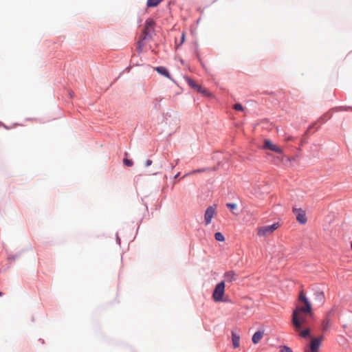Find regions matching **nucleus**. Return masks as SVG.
Returning <instances> with one entry per match:
<instances>
[{
    "instance_id": "f257e3e1",
    "label": "nucleus",
    "mask_w": 352,
    "mask_h": 352,
    "mask_svg": "<svg viewBox=\"0 0 352 352\" xmlns=\"http://www.w3.org/2000/svg\"><path fill=\"white\" fill-rule=\"evenodd\" d=\"M298 301L305 305L297 306L292 313V324L296 331L301 330L302 326L311 327L309 320H315L311 303L303 291L299 294Z\"/></svg>"
},
{
    "instance_id": "f03ea898",
    "label": "nucleus",
    "mask_w": 352,
    "mask_h": 352,
    "mask_svg": "<svg viewBox=\"0 0 352 352\" xmlns=\"http://www.w3.org/2000/svg\"><path fill=\"white\" fill-rule=\"evenodd\" d=\"M226 283L225 280L218 283L213 290L212 298L214 302H228V299L224 298Z\"/></svg>"
},
{
    "instance_id": "7ed1b4c3",
    "label": "nucleus",
    "mask_w": 352,
    "mask_h": 352,
    "mask_svg": "<svg viewBox=\"0 0 352 352\" xmlns=\"http://www.w3.org/2000/svg\"><path fill=\"white\" fill-rule=\"evenodd\" d=\"M263 148L265 150L273 151L280 155H283V149L274 144L270 140L265 139L263 141Z\"/></svg>"
},
{
    "instance_id": "20e7f679",
    "label": "nucleus",
    "mask_w": 352,
    "mask_h": 352,
    "mask_svg": "<svg viewBox=\"0 0 352 352\" xmlns=\"http://www.w3.org/2000/svg\"><path fill=\"white\" fill-rule=\"evenodd\" d=\"M278 226L279 223L278 222L274 223L271 225L264 226L259 228L258 231V235L259 236H265L268 234L273 232L278 228Z\"/></svg>"
},
{
    "instance_id": "39448f33",
    "label": "nucleus",
    "mask_w": 352,
    "mask_h": 352,
    "mask_svg": "<svg viewBox=\"0 0 352 352\" xmlns=\"http://www.w3.org/2000/svg\"><path fill=\"white\" fill-rule=\"evenodd\" d=\"M216 205L214 204L212 206H208L206 211H205V213H204V223H205V225H209L211 221H212V219L214 217V214H215L216 212Z\"/></svg>"
},
{
    "instance_id": "423d86ee",
    "label": "nucleus",
    "mask_w": 352,
    "mask_h": 352,
    "mask_svg": "<svg viewBox=\"0 0 352 352\" xmlns=\"http://www.w3.org/2000/svg\"><path fill=\"white\" fill-rule=\"evenodd\" d=\"M293 213L295 214L297 221L300 224H305L307 221L306 213L302 208H293Z\"/></svg>"
},
{
    "instance_id": "0eeeda50",
    "label": "nucleus",
    "mask_w": 352,
    "mask_h": 352,
    "mask_svg": "<svg viewBox=\"0 0 352 352\" xmlns=\"http://www.w3.org/2000/svg\"><path fill=\"white\" fill-rule=\"evenodd\" d=\"M328 119H329V118H327L326 115H324L319 118L314 123H313L309 126V128L305 133V135L308 136L309 135V131L312 129H315V131H317L319 126L325 123Z\"/></svg>"
},
{
    "instance_id": "6e6552de",
    "label": "nucleus",
    "mask_w": 352,
    "mask_h": 352,
    "mask_svg": "<svg viewBox=\"0 0 352 352\" xmlns=\"http://www.w3.org/2000/svg\"><path fill=\"white\" fill-rule=\"evenodd\" d=\"M323 340V336H320L316 338H314L311 344V352H318L320 349V344Z\"/></svg>"
},
{
    "instance_id": "1a4fd4ad",
    "label": "nucleus",
    "mask_w": 352,
    "mask_h": 352,
    "mask_svg": "<svg viewBox=\"0 0 352 352\" xmlns=\"http://www.w3.org/2000/svg\"><path fill=\"white\" fill-rule=\"evenodd\" d=\"M154 69L159 74H160L161 76H163L173 81V79H172L171 76H170V72L168 71V69L166 67H164V66H157V67H155L154 68Z\"/></svg>"
},
{
    "instance_id": "9d476101",
    "label": "nucleus",
    "mask_w": 352,
    "mask_h": 352,
    "mask_svg": "<svg viewBox=\"0 0 352 352\" xmlns=\"http://www.w3.org/2000/svg\"><path fill=\"white\" fill-rule=\"evenodd\" d=\"M314 300L317 301L320 305H322L324 302V294L321 290H316L314 292Z\"/></svg>"
},
{
    "instance_id": "9b49d317",
    "label": "nucleus",
    "mask_w": 352,
    "mask_h": 352,
    "mask_svg": "<svg viewBox=\"0 0 352 352\" xmlns=\"http://www.w3.org/2000/svg\"><path fill=\"white\" fill-rule=\"evenodd\" d=\"M223 278L225 281L231 283L236 280V274L232 270L228 271L224 273Z\"/></svg>"
},
{
    "instance_id": "f8f14e48",
    "label": "nucleus",
    "mask_w": 352,
    "mask_h": 352,
    "mask_svg": "<svg viewBox=\"0 0 352 352\" xmlns=\"http://www.w3.org/2000/svg\"><path fill=\"white\" fill-rule=\"evenodd\" d=\"M264 335L263 330H257L252 337V342L253 344H256L259 342Z\"/></svg>"
},
{
    "instance_id": "ddd939ff",
    "label": "nucleus",
    "mask_w": 352,
    "mask_h": 352,
    "mask_svg": "<svg viewBox=\"0 0 352 352\" xmlns=\"http://www.w3.org/2000/svg\"><path fill=\"white\" fill-rule=\"evenodd\" d=\"M232 341L234 349H236L239 346L240 336L234 331H232Z\"/></svg>"
},
{
    "instance_id": "4468645a",
    "label": "nucleus",
    "mask_w": 352,
    "mask_h": 352,
    "mask_svg": "<svg viewBox=\"0 0 352 352\" xmlns=\"http://www.w3.org/2000/svg\"><path fill=\"white\" fill-rule=\"evenodd\" d=\"M155 21L151 18H148L145 21V27L144 28V33H146V31L149 29H153L155 26Z\"/></svg>"
},
{
    "instance_id": "2eb2a0df",
    "label": "nucleus",
    "mask_w": 352,
    "mask_h": 352,
    "mask_svg": "<svg viewBox=\"0 0 352 352\" xmlns=\"http://www.w3.org/2000/svg\"><path fill=\"white\" fill-rule=\"evenodd\" d=\"M164 0H147L146 6L148 8L157 7Z\"/></svg>"
},
{
    "instance_id": "dca6fc26",
    "label": "nucleus",
    "mask_w": 352,
    "mask_h": 352,
    "mask_svg": "<svg viewBox=\"0 0 352 352\" xmlns=\"http://www.w3.org/2000/svg\"><path fill=\"white\" fill-rule=\"evenodd\" d=\"M307 328L302 329L300 333V336L304 338H308L311 335V327H306Z\"/></svg>"
},
{
    "instance_id": "f3484780",
    "label": "nucleus",
    "mask_w": 352,
    "mask_h": 352,
    "mask_svg": "<svg viewBox=\"0 0 352 352\" xmlns=\"http://www.w3.org/2000/svg\"><path fill=\"white\" fill-rule=\"evenodd\" d=\"M184 78H185L186 82L188 83V85H189V87H190L192 89H193L195 87H196L197 82L193 79H192L190 77H189L188 76H185Z\"/></svg>"
},
{
    "instance_id": "a211bd4d",
    "label": "nucleus",
    "mask_w": 352,
    "mask_h": 352,
    "mask_svg": "<svg viewBox=\"0 0 352 352\" xmlns=\"http://www.w3.org/2000/svg\"><path fill=\"white\" fill-rule=\"evenodd\" d=\"M149 34L148 33H146L145 36L142 39V40H139L137 43V45H138V50L140 53H141L142 52V47H143V45H144V42H143V40L146 38L147 36H148Z\"/></svg>"
},
{
    "instance_id": "6ab92c4d",
    "label": "nucleus",
    "mask_w": 352,
    "mask_h": 352,
    "mask_svg": "<svg viewBox=\"0 0 352 352\" xmlns=\"http://www.w3.org/2000/svg\"><path fill=\"white\" fill-rule=\"evenodd\" d=\"M329 321H330L329 318H324L322 321V331H326L328 329V328L329 327Z\"/></svg>"
},
{
    "instance_id": "aec40b11",
    "label": "nucleus",
    "mask_w": 352,
    "mask_h": 352,
    "mask_svg": "<svg viewBox=\"0 0 352 352\" xmlns=\"http://www.w3.org/2000/svg\"><path fill=\"white\" fill-rule=\"evenodd\" d=\"M214 239L219 242H223L225 241L223 234L220 232H217L214 233Z\"/></svg>"
},
{
    "instance_id": "412c9836",
    "label": "nucleus",
    "mask_w": 352,
    "mask_h": 352,
    "mask_svg": "<svg viewBox=\"0 0 352 352\" xmlns=\"http://www.w3.org/2000/svg\"><path fill=\"white\" fill-rule=\"evenodd\" d=\"M162 98H156L153 102V109L159 111L160 109V102L162 100Z\"/></svg>"
},
{
    "instance_id": "4be33fe9",
    "label": "nucleus",
    "mask_w": 352,
    "mask_h": 352,
    "mask_svg": "<svg viewBox=\"0 0 352 352\" xmlns=\"http://www.w3.org/2000/svg\"><path fill=\"white\" fill-rule=\"evenodd\" d=\"M201 94L203 96L208 97V98H212V94L208 90H207L206 88L203 87L200 92Z\"/></svg>"
},
{
    "instance_id": "5701e85b",
    "label": "nucleus",
    "mask_w": 352,
    "mask_h": 352,
    "mask_svg": "<svg viewBox=\"0 0 352 352\" xmlns=\"http://www.w3.org/2000/svg\"><path fill=\"white\" fill-rule=\"evenodd\" d=\"M123 164L126 166L131 167L133 165V162L132 160L125 157L123 159Z\"/></svg>"
},
{
    "instance_id": "b1692460",
    "label": "nucleus",
    "mask_w": 352,
    "mask_h": 352,
    "mask_svg": "<svg viewBox=\"0 0 352 352\" xmlns=\"http://www.w3.org/2000/svg\"><path fill=\"white\" fill-rule=\"evenodd\" d=\"M226 207L230 210L233 211L236 209L237 205L235 203H227Z\"/></svg>"
},
{
    "instance_id": "393cba45",
    "label": "nucleus",
    "mask_w": 352,
    "mask_h": 352,
    "mask_svg": "<svg viewBox=\"0 0 352 352\" xmlns=\"http://www.w3.org/2000/svg\"><path fill=\"white\" fill-rule=\"evenodd\" d=\"M280 352H293L292 349L286 346V345H282L280 346Z\"/></svg>"
},
{
    "instance_id": "a878e982",
    "label": "nucleus",
    "mask_w": 352,
    "mask_h": 352,
    "mask_svg": "<svg viewBox=\"0 0 352 352\" xmlns=\"http://www.w3.org/2000/svg\"><path fill=\"white\" fill-rule=\"evenodd\" d=\"M174 113L173 111H168L166 113L164 114V120L167 122H168L169 118L172 116V114Z\"/></svg>"
},
{
    "instance_id": "bb28decb",
    "label": "nucleus",
    "mask_w": 352,
    "mask_h": 352,
    "mask_svg": "<svg viewBox=\"0 0 352 352\" xmlns=\"http://www.w3.org/2000/svg\"><path fill=\"white\" fill-rule=\"evenodd\" d=\"M20 255H21V252L16 253V254H13V255H8L7 259L8 261H11V260L14 261L16 258H18L20 256Z\"/></svg>"
},
{
    "instance_id": "cd10ccee",
    "label": "nucleus",
    "mask_w": 352,
    "mask_h": 352,
    "mask_svg": "<svg viewBox=\"0 0 352 352\" xmlns=\"http://www.w3.org/2000/svg\"><path fill=\"white\" fill-rule=\"evenodd\" d=\"M234 109L236 111H243L244 110V108H243V105L241 103H236L234 105Z\"/></svg>"
},
{
    "instance_id": "c85d7f7f",
    "label": "nucleus",
    "mask_w": 352,
    "mask_h": 352,
    "mask_svg": "<svg viewBox=\"0 0 352 352\" xmlns=\"http://www.w3.org/2000/svg\"><path fill=\"white\" fill-rule=\"evenodd\" d=\"M186 36L185 34H182L180 38V43L179 45H177V48H178L180 45L183 44V43L185 41Z\"/></svg>"
},
{
    "instance_id": "c756f323",
    "label": "nucleus",
    "mask_w": 352,
    "mask_h": 352,
    "mask_svg": "<svg viewBox=\"0 0 352 352\" xmlns=\"http://www.w3.org/2000/svg\"><path fill=\"white\" fill-rule=\"evenodd\" d=\"M334 309H330L328 313L327 314V316L325 318H329L331 316H332L334 314Z\"/></svg>"
},
{
    "instance_id": "7c9ffc66",
    "label": "nucleus",
    "mask_w": 352,
    "mask_h": 352,
    "mask_svg": "<svg viewBox=\"0 0 352 352\" xmlns=\"http://www.w3.org/2000/svg\"><path fill=\"white\" fill-rule=\"evenodd\" d=\"M203 87H201V85H198L197 83L196 85V87H195L193 88V89L196 90L197 92L200 93L201 92V90L202 89Z\"/></svg>"
},
{
    "instance_id": "2f4dec72",
    "label": "nucleus",
    "mask_w": 352,
    "mask_h": 352,
    "mask_svg": "<svg viewBox=\"0 0 352 352\" xmlns=\"http://www.w3.org/2000/svg\"><path fill=\"white\" fill-rule=\"evenodd\" d=\"M153 163V161L151 160H146L144 162V166L146 167L150 166Z\"/></svg>"
},
{
    "instance_id": "473e14b6",
    "label": "nucleus",
    "mask_w": 352,
    "mask_h": 352,
    "mask_svg": "<svg viewBox=\"0 0 352 352\" xmlns=\"http://www.w3.org/2000/svg\"><path fill=\"white\" fill-rule=\"evenodd\" d=\"M196 58L199 60V61L201 63L202 65H204L203 62L201 60V58L200 57V55L198 52L196 53Z\"/></svg>"
},
{
    "instance_id": "72a5a7b5",
    "label": "nucleus",
    "mask_w": 352,
    "mask_h": 352,
    "mask_svg": "<svg viewBox=\"0 0 352 352\" xmlns=\"http://www.w3.org/2000/svg\"><path fill=\"white\" fill-rule=\"evenodd\" d=\"M120 238L118 236V233L117 232L116 233V242L117 243H118L119 245H120Z\"/></svg>"
},
{
    "instance_id": "f704fd0d",
    "label": "nucleus",
    "mask_w": 352,
    "mask_h": 352,
    "mask_svg": "<svg viewBox=\"0 0 352 352\" xmlns=\"http://www.w3.org/2000/svg\"><path fill=\"white\" fill-rule=\"evenodd\" d=\"M198 48H199V46H198L197 43L196 42L195 43V53L198 52Z\"/></svg>"
},
{
    "instance_id": "c9c22d12",
    "label": "nucleus",
    "mask_w": 352,
    "mask_h": 352,
    "mask_svg": "<svg viewBox=\"0 0 352 352\" xmlns=\"http://www.w3.org/2000/svg\"><path fill=\"white\" fill-rule=\"evenodd\" d=\"M286 140L287 141H292L294 140V138L292 136H288V137H287Z\"/></svg>"
},
{
    "instance_id": "e433bc0d",
    "label": "nucleus",
    "mask_w": 352,
    "mask_h": 352,
    "mask_svg": "<svg viewBox=\"0 0 352 352\" xmlns=\"http://www.w3.org/2000/svg\"><path fill=\"white\" fill-rule=\"evenodd\" d=\"M204 171V169H197L194 172L195 173H201Z\"/></svg>"
},
{
    "instance_id": "4c0bfd02",
    "label": "nucleus",
    "mask_w": 352,
    "mask_h": 352,
    "mask_svg": "<svg viewBox=\"0 0 352 352\" xmlns=\"http://www.w3.org/2000/svg\"><path fill=\"white\" fill-rule=\"evenodd\" d=\"M131 65H129V67H127L126 68V70L128 72H130V70H131Z\"/></svg>"
},
{
    "instance_id": "58836bf2",
    "label": "nucleus",
    "mask_w": 352,
    "mask_h": 352,
    "mask_svg": "<svg viewBox=\"0 0 352 352\" xmlns=\"http://www.w3.org/2000/svg\"><path fill=\"white\" fill-rule=\"evenodd\" d=\"M179 173H177L175 176H174V178L175 179H177L179 176Z\"/></svg>"
},
{
    "instance_id": "ea45409f",
    "label": "nucleus",
    "mask_w": 352,
    "mask_h": 352,
    "mask_svg": "<svg viewBox=\"0 0 352 352\" xmlns=\"http://www.w3.org/2000/svg\"><path fill=\"white\" fill-rule=\"evenodd\" d=\"M179 61H180V63H181L182 65H184V60H183L182 58H180V59H179Z\"/></svg>"
},
{
    "instance_id": "a19ab883",
    "label": "nucleus",
    "mask_w": 352,
    "mask_h": 352,
    "mask_svg": "<svg viewBox=\"0 0 352 352\" xmlns=\"http://www.w3.org/2000/svg\"><path fill=\"white\" fill-rule=\"evenodd\" d=\"M2 126L3 127H5L6 129H10V127H8V126H6L4 124H2Z\"/></svg>"
},
{
    "instance_id": "79ce46f5",
    "label": "nucleus",
    "mask_w": 352,
    "mask_h": 352,
    "mask_svg": "<svg viewBox=\"0 0 352 352\" xmlns=\"http://www.w3.org/2000/svg\"><path fill=\"white\" fill-rule=\"evenodd\" d=\"M343 327H344V328H346V327H347V325H346V324H344V325H343Z\"/></svg>"
},
{
    "instance_id": "37998d69",
    "label": "nucleus",
    "mask_w": 352,
    "mask_h": 352,
    "mask_svg": "<svg viewBox=\"0 0 352 352\" xmlns=\"http://www.w3.org/2000/svg\"><path fill=\"white\" fill-rule=\"evenodd\" d=\"M3 295V292L0 291V296Z\"/></svg>"
},
{
    "instance_id": "c03bdc74",
    "label": "nucleus",
    "mask_w": 352,
    "mask_h": 352,
    "mask_svg": "<svg viewBox=\"0 0 352 352\" xmlns=\"http://www.w3.org/2000/svg\"><path fill=\"white\" fill-rule=\"evenodd\" d=\"M199 21H200V19H197V23H199Z\"/></svg>"
},
{
    "instance_id": "a18cd8bd",
    "label": "nucleus",
    "mask_w": 352,
    "mask_h": 352,
    "mask_svg": "<svg viewBox=\"0 0 352 352\" xmlns=\"http://www.w3.org/2000/svg\"><path fill=\"white\" fill-rule=\"evenodd\" d=\"M158 172L153 173V175H157Z\"/></svg>"
},
{
    "instance_id": "49530a36",
    "label": "nucleus",
    "mask_w": 352,
    "mask_h": 352,
    "mask_svg": "<svg viewBox=\"0 0 352 352\" xmlns=\"http://www.w3.org/2000/svg\"><path fill=\"white\" fill-rule=\"evenodd\" d=\"M351 248L352 249V241L351 242Z\"/></svg>"
}]
</instances>
